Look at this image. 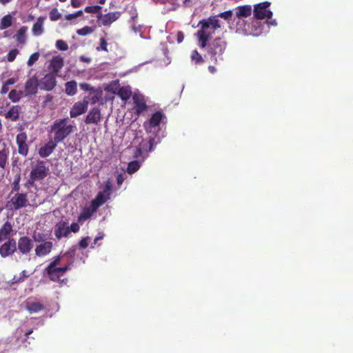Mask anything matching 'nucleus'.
I'll return each mask as SVG.
<instances>
[{
    "label": "nucleus",
    "mask_w": 353,
    "mask_h": 353,
    "mask_svg": "<svg viewBox=\"0 0 353 353\" xmlns=\"http://www.w3.org/2000/svg\"><path fill=\"white\" fill-rule=\"evenodd\" d=\"M98 51L103 50L105 52H108V43L104 38L100 39V46L97 48Z\"/></svg>",
    "instance_id": "obj_49"
},
{
    "label": "nucleus",
    "mask_w": 353,
    "mask_h": 353,
    "mask_svg": "<svg viewBox=\"0 0 353 353\" xmlns=\"http://www.w3.org/2000/svg\"><path fill=\"white\" fill-rule=\"evenodd\" d=\"M69 230H70V233L71 232H74V233H76V232H78L80 230V227L79 225V224L77 223H72L70 226H69Z\"/></svg>",
    "instance_id": "obj_53"
},
{
    "label": "nucleus",
    "mask_w": 353,
    "mask_h": 353,
    "mask_svg": "<svg viewBox=\"0 0 353 353\" xmlns=\"http://www.w3.org/2000/svg\"><path fill=\"white\" fill-rule=\"evenodd\" d=\"M61 261V256H57L53 259V261L50 263V264L46 267L45 271L46 274H51L52 270H55L57 268V265L59 264Z\"/></svg>",
    "instance_id": "obj_33"
},
{
    "label": "nucleus",
    "mask_w": 353,
    "mask_h": 353,
    "mask_svg": "<svg viewBox=\"0 0 353 353\" xmlns=\"http://www.w3.org/2000/svg\"><path fill=\"white\" fill-rule=\"evenodd\" d=\"M232 15L233 12L232 10H227L219 13L218 17L224 19L225 20H230L232 17Z\"/></svg>",
    "instance_id": "obj_48"
},
{
    "label": "nucleus",
    "mask_w": 353,
    "mask_h": 353,
    "mask_svg": "<svg viewBox=\"0 0 353 353\" xmlns=\"http://www.w3.org/2000/svg\"><path fill=\"white\" fill-rule=\"evenodd\" d=\"M270 6V2L263 1L254 6V17L256 19L261 20L264 19H271L272 12L267 8Z\"/></svg>",
    "instance_id": "obj_5"
},
{
    "label": "nucleus",
    "mask_w": 353,
    "mask_h": 353,
    "mask_svg": "<svg viewBox=\"0 0 353 353\" xmlns=\"http://www.w3.org/2000/svg\"><path fill=\"white\" fill-rule=\"evenodd\" d=\"M36 181L37 180L35 179H34L32 176H31L30 175L29 179L24 183V186L26 188H32V187H35L36 186V184H35V181Z\"/></svg>",
    "instance_id": "obj_52"
},
{
    "label": "nucleus",
    "mask_w": 353,
    "mask_h": 353,
    "mask_svg": "<svg viewBox=\"0 0 353 353\" xmlns=\"http://www.w3.org/2000/svg\"><path fill=\"white\" fill-rule=\"evenodd\" d=\"M226 41L221 37H216L211 42H206V46L203 48H205L210 59L214 63H216L219 60H223V54L227 48Z\"/></svg>",
    "instance_id": "obj_2"
},
{
    "label": "nucleus",
    "mask_w": 353,
    "mask_h": 353,
    "mask_svg": "<svg viewBox=\"0 0 353 353\" xmlns=\"http://www.w3.org/2000/svg\"><path fill=\"white\" fill-rule=\"evenodd\" d=\"M94 31L93 28L90 26H85L81 29L77 30V33L80 36H85L92 33Z\"/></svg>",
    "instance_id": "obj_41"
},
{
    "label": "nucleus",
    "mask_w": 353,
    "mask_h": 353,
    "mask_svg": "<svg viewBox=\"0 0 353 353\" xmlns=\"http://www.w3.org/2000/svg\"><path fill=\"white\" fill-rule=\"evenodd\" d=\"M53 243L52 241H45L36 246L34 250L35 255L43 257L50 254L52 250Z\"/></svg>",
    "instance_id": "obj_17"
},
{
    "label": "nucleus",
    "mask_w": 353,
    "mask_h": 353,
    "mask_svg": "<svg viewBox=\"0 0 353 353\" xmlns=\"http://www.w3.org/2000/svg\"><path fill=\"white\" fill-rule=\"evenodd\" d=\"M82 14H83V11L82 10H78V11L74 12V13L65 15V18L67 20H72V19H75L77 17L82 16Z\"/></svg>",
    "instance_id": "obj_51"
},
{
    "label": "nucleus",
    "mask_w": 353,
    "mask_h": 353,
    "mask_svg": "<svg viewBox=\"0 0 353 353\" xmlns=\"http://www.w3.org/2000/svg\"><path fill=\"white\" fill-rule=\"evenodd\" d=\"M39 56L40 54L38 52L32 54L27 61L28 66H32L34 64L38 61Z\"/></svg>",
    "instance_id": "obj_44"
},
{
    "label": "nucleus",
    "mask_w": 353,
    "mask_h": 353,
    "mask_svg": "<svg viewBox=\"0 0 353 353\" xmlns=\"http://www.w3.org/2000/svg\"><path fill=\"white\" fill-rule=\"evenodd\" d=\"M133 101L134 103L135 112L137 114H139L147 110L148 105L142 97L135 95L133 97Z\"/></svg>",
    "instance_id": "obj_24"
},
{
    "label": "nucleus",
    "mask_w": 353,
    "mask_h": 353,
    "mask_svg": "<svg viewBox=\"0 0 353 353\" xmlns=\"http://www.w3.org/2000/svg\"><path fill=\"white\" fill-rule=\"evenodd\" d=\"M80 88L84 91H92L93 88L90 86V84L87 83H83L80 84Z\"/></svg>",
    "instance_id": "obj_56"
},
{
    "label": "nucleus",
    "mask_w": 353,
    "mask_h": 353,
    "mask_svg": "<svg viewBox=\"0 0 353 353\" xmlns=\"http://www.w3.org/2000/svg\"><path fill=\"white\" fill-rule=\"evenodd\" d=\"M29 276V274L26 270H23L20 274L19 275V277L21 279V281H24V280Z\"/></svg>",
    "instance_id": "obj_59"
},
{
    "label": "nucleus",
    "mask_w": 353,
    "mask_h": 353,
    "mask_svg": "<svg viewBox=\"0 0 353 353\" xmlns=\"http://www.w3.org/2000/svg\"><path fill=\"white\" fill-rule=\"evenodd\" d=\"M0 245V255L3 258L12 256L17 251V242L15 239H8L3 241Z\"/></svg>",
    "instance_id": "obj_9"
},
{
    "label": "nucleus",
    "mask_w": 353,
    "mask_h": 353,
    "mask_svg": "<svg viewBox=\"0 0 353 353\" xmlns=\"http://www.w3.org/2000/svg\"><path fill=\"white\" fill-rule=\"evenodd\" d=\"M201 28L197 31L196 36L201 48L206 46L214 31L221 27L219 21L215 17H210L208 19H203L199 23Z\"/></svg>",
    "instance_id": "obj_1"
},
{
    "label": "nucleus",
    "mask_w": 353,
    "mask_h": 353,
    "mask_svg": "<svg viewBox=\"0 0 353 353\" xmlns=\"http://www.w3.org/2000/svg\"><path fill=\"white\" fill-rule=\"evenodd\" d=\"M20 181H21V175L19 174H17L14 176V181H12V192H19L20 190Z\"/></svg>",
    "instance_id": "obj_37"
},
{
    "label": "nucleus",
    "mask_w": 353,
    "mask_h": 353,
    "mask_svg": "<svg viewBox=\"0 0 353 353\" xmlns=\"http://www.w3.org/2000/svg\"><path fill=\"white\" fill-rule=\"evenodd\" d=\"M57 85V80L54 74H46L41 81V89L46 91L52 90Z\"/></svg>",
    "instance_id": "obj_13"
},
{
    "label": "nucleus",
    "mask_w": 353,
    "mask_h": 353,
    "mask_svg": "<svg viewBox=\"0 0 353 353\" xmlns=\"http://www.w3.org/2000/svg\"><path fill=\"white\" fill-rule=\"evenodd\" d=\"M63 65V59L59 55L54 56L50 61L49 70L52 74H57L60 72Z\"/></svg>",
    "instance_id": "obj_19"
},
{
    "label": "nucleus",
    "mask_w": 353,
    "mask_h": 353,
    "mask_svg": "<svg viewBox=\"0 0 353 353\" xmlns=\"http://www.w3.org/2000/svg\"><path fill=\"white\" fill-rule=\"evenodd\" d=\"M53 97L51 94H47L44 97V100L42 102L43 107L52 106L53 105Z\"/></svg>",
    "instance_id": "obj_45"
},
{
    "label": "nucleus",
    "mask_w": 353,
    "mask_h": 353,
    "mask_svg": "<svg viewBox=\"0 0 353 353\" xmlns=\"http://www.w3.org/2000/svg\"><path fill=\"white\" fill-rule=\"evenodd\" d=\"M119 82L118 80L113 81L110 83L105 88V90L108 92H112L113 94H117V90L119 88Z\"/></svg>",
    "instance_id": "obj_36"
},
{
    "label": "nucleus",
    "mask_w": 353,
    "mask_h": 353,
    "mask_svg": "<svg viewBox=\"0 0 353 353\" xmlns=\"http://www.w3.org/2000/svg\"><path fill=\"white\" fill-rule=\"evenodd\" d=\"M17 82V79L14 78H9L7 79L4 83H6L7 85L10 86L11 85L14 84Z\"/></svg>",
    "instance_id": "obj_62"
},
{
    "label": "nucleus",
    "mask_w": 353,
    "mask_h": 353,
    "mask_svg": "<svg viewBox=\"0 0 353 353\" xmlns=\"http://www.w3.org/2000/svg\"><path fill=\"white\" fill-rule=\"evenodd\" d=\"M101 119V110L98 107L92 108L85 119L86 124H96L97 125Z\"/></svg>",
    "instance_id": "obj_15"
},
{
    "label": "nucleus",
    "mask_w": 353,
    "mask_h": 353,
    "mask_svg": "<svg viewBox=\"0 0 353 353\" xmlns=\"http://www.w3.org/2000/svg\"><path fill=\"white\" fill-rule=\"evenodd\" d=\"M12 25V17L10 14L4 16L0 21V30H5Z\"/></svg>",
    "instance_id": "obj_32"
},
{
    "label": "nucleus",
    "mask_w": 353,
    "mask_h": 353,
    "mask_svg": "<svg viewBox=\"0 0 353 353\" xmlns=\"http://www.w3.org/2000/svg\"><path fill=\"white\" fill-rule=\"evenodd\" d=\"M17 245L19 252L25 255L29 254L33 248L32 240L27 236L20 237Z\"/></svg>",
    "instance_id": "obj_10"
},
{
    "label": "nucleus",
    "mask_w": 353,
    "mask_h": 353,
    "mask_svg": "<svg viewBox=\"0 0 353 353\" xmlns=\"http://www.w3.org/2000/svg\"><path fill=\"white\" fill-rule=\"evenodd\" d=\"M147 144L148 145V151H152L153 150L154 146L157 144L154 138H150Z\"/></svg>",
    "instance_id": "obj_55"
},
{
    "label": "nucleus",
    "mask_w": 353,
    "mask_h": 353,
    "mask_svg": "<svg viewBox=\"0 0 353 353\" xmlns=\"http://www.w3.org/2000/svg\"><path fill=\"white\" fill-rule=\"evenodd\" d=\"M13 225L10 221H6L0 228V243L6 240L14 239L12 238L14 233Z\"/></svg>",
    "instance_id": "obj_14"
},
{
    "label": "nucleus",
    "mask_w": 353,
    "mask_h": 353,
    "mask_svg": "<svg viewBox=\"0 0 353 353\" xmlns=\"http://www.w3.org/2000/svg\"><path fill=\"white\" fill-rule=\"evenodd\" d=\"M39 85L38 79L36 75L29 78L25 83V92L27 95L35 94Z\"/></svg>",
    "instance_id": "obj_18"
},
{
    "label": "nucleus",
    "mask_w": 353,
    "mask_h": 353,
    "mask_svg": "<svg viewBox=\"0 0 353 353\" xmlns=\"http://www.w3.org/2000/svg\"><path fill=\"white\" fill-rule=\"evenodd\" d=\"M24 306L26 310L31 314L39 312L46 308L43 303L30 299H27L24 302Z\"/></svg>",
    "instance_id": "obj_16"
},
{
    "label": "nucleus",
    "mask_w": 353,
    "mask_h": 353,
    "mask_svg": "<svg viewBox=\"0 0 353 353\" xmlns=\"http://www.w3.org/2000/svg\"><path fill=\"white\" fill-rule=\"evenodd\" d=\"M19 130L21 132L16 137L18 152L21 156L26 157L29 151V147L27 144L28 136L26 132H23V128L22 126H20Z\"/></svg>",
    "instance_id": "obj_7"
},
{
    "label": "nucleus",
    "mask_w": 353,
    "mask_h": 353,
    "mask_svg": "<svg viewBox=\"0 0 353 353\" xmlns=\"http://www.w3.org/2000/svg\"><path fill=\"white\" fill-rule=\"evenodd\" d=\"M101 8L100 6H87L85 8L84 11L87 13H97L98 15L99 13H101Z\"/></svg>",
    "instance_id": "obj_40"
},
{
    "label": "nucleus",
    "mask_w": 353,
    "mask_h": 353,
    "mask_svg": "<svg viewBox=\"0 0 353 353\" xmlns=\"http://www.w3.org/2000/svg\"><path fill=\"white\" fill-rule=\"evenodd\" d=\"M256 23L258 24V27H256L253 32L254 35H259L262 32V26L259 22L256 21Z\"/></svg>",
    "instance_id": "obj_58"
},
{
    "label": "nucleus",
    "mask_w": 353,
    "mask_h": 353,
    "mask_svg": "<svg viewBox=\"0 0 353 353\" xmlns=\"http://www.w3.org/2000/svg\"><path fill=\"white\" fill-rule=\"evenodd\" d=\"M109 199H110L109 195H108L107 194H105L103 192H99L97 194L96 197L93 200H92L90 203L94 206V208H95L97 210H98V208L101 205L104 204Z\"/></svg>",
    "instance_id": "obj_25"
},
{
    "label": "nucleus",
    "mask_w": 353,
    "mask_h": 353,
    "mask_svg": "<svg viewBox=\"0 0 353 353\" xmlns=\"http://www.w3.org/2000/svg\"><path fill=\"white\" fill-rule=\"evenodd\" d=\"M97 209L90 203L88 207H85L78 216V221L83 223L90 219L97 212Z\"/></svg>",
    "instance_id": "obj_23"
},
{
    "label": "nucleus",
    "mask_w": 353,
    "mask_h": 353,
    "mask_svg": "<svg viewBox=\"0 0 353 353\" xmlns=\"http://www.w3.org/2000/svg\"><path fill=\"white\" fill-rule=\"evenodd\" d=\"M27 26H21L13 36L18 45L24 46L27 42Z\"/></svg>",
    "instance_id": "obj_21"
},
{
    "label": "nucleus",
    "mask_w": 353,
    "mask_h": 353,
    "mask_svg": "<svg viewBox=\"0 0 353 353\" xmlns=\"http://www.w3.org/2000/svg\"><path fill=\"white\" fill-rule=\"evenodd\" d=\"M70 269V265L63 267L57 268L55 270L63 276Z\"/></svg>",
    "instance_id": "obj_54"
},
{
    "label": "nucleus",
    "mask_w": 353,
    "mask_h": 353,
    "mask_svg": "<svg viewBox=\"0 0 353 353\" xmlns=\"http://www.w3.org/2000/svg\"><path fill=\"white\" fill-rule=\"evenodd\" d=\"M89 243H90V237L89 236L83 237L79 242V246L81 249H85L89 245Z\"/></svg>",
    "instance_id": "obj_50"
},
{
    "label": "nucleus",
    "mask_w": 353,
    "mask_h": 353,
    "mask_svg": "<svg viewBox=\"0 0 353 353\" xmlns=\"http://www.w3.org/2000/svg\"><path fill=\"white\" fill-rule=\"evenodd\" d=\"M132 89L130 85L119 87L117 94L123 101H127L132 96Z\"/></svg>",
    "instance_id": "obj_26"
},
{
    "label": "nucleus",
    "mask_w": 353,
    "mask_h": 353,
    "mask_svg": "<svg viewBox=\"0 0 353 353\" xmlns=\"http://www.w3.org/2000/svg\"><path fill=\"white\" fill-rule=\"evenodd\" d=\"M51 274H47L50 278V279L52 281H58L60 278L62 276L61 274H59L55 270H52Z\"/></svg>",
    "instance_id": "obj_47"
},
{
    "label": "nucleus",
    "mask_w": 353,
    "mask_h": 353,
    "mask_svg": "<svg viewBox=\"0 0 353 353\" xmlns=\"http://www.w3.org/2000/svg\"><path fill=\"white\" fill-rule=\"evenodd\" d=\"M191 59L195 63H203L204 62L203 58L196 50L192 52Z\"/></svg>",
    "instance_id": "obj_39"
},
{
    "label": "nucleus",
    "mask_w": 353,
    "mask_h": 353,
    "mask_svg": "<svg viewBox=\"0 0 353 353\" xmlns=\"http://www.w3.org/2000/svg\"><path fill=\"white\" fill-rule=\"evenodd\" d=\"M124 181V177L122 174H119L117 177V183L119 185H121Z\"/></svg>",
    "instance_id": "obj_61"
},
{
    "label": "nucleus",
    "mask_w": 353,
    "mask_h": 353,
    "mask_svg": "<svg viewBox=\"0 0 353 353\" xmlns=\"http://www.w3.org/2000/svg\"><path fill=\"white\" fill-rule=\"evenodd\" d=\"M88 101L85 99L74 103L70 111V117L76 118L85 113L88 110Z\"/></svg>",
    "instance_id": "obj_12"
},
{
    "label": "nucleus",
    "mask_w": 353,
    "mask_h": 353,
    "mask_svg": "<svg viewBox=\"0 0 353 353\" xmlns=\"http://www.w3.org/2000/svg\"><path fill=\"white\" fill-rule=\"evenodd\" d=\"M57 143L53 140L49 141L47 143H46L43 146L41 147L39 150V155L41 158H46L50 156L53 151L55 150Z\"/></svg>",
    "instance_id": "obj_20"
},
{
    "label": "nucleus",
    "mask_w": 353,
    "mask_h": 353,
    "mask_svg": "<svg viewBox=\"0 0 353 353\" xmlns=\"http://www.w3.org/2000/svg\"><path fill=\"white\" fill-rule=\"evenodd\" d=\"M65 93L69 96H73L76 94L77 92V82L74 80L66 82L65 83Z\"/></svg>",
    "instance_id": "obj_30"
},
{
    "label": "nucleus",
    "mask_w": 353,
    "mask_h": 353,
    "mask_svg": "<svg viewBox=\"0 0 353 353\" xmlns=\"http://www.w3.org/2000/svg\"><path fill=\"white\" fill-rule=\"evenodd\" d=\"M120 16V12H109L105 14H103L101 12L97 16V19L99 26H110L113 22L117 21Z\"/></svg>",
    "instance_id": "obj_8"
},
{
    "label": "nucleus",
    "mask_w": 353,
    "mask_h": 353,
    "mask_svg": "<svg viewBox=\"0 0 353 353\" xmlns=\"http://www.w3.org/2000/svg\"><path fill=\"white\" fill-rule=\"evenodd\" d=\"M79 59L81 61L84 62V63H90L91 62V59L89 57H87L84 55H81L79 57Z\"/></svg>",
    "instance_id": "obj_64"
},
{
    "label": "nucleus",
    "mask_w": 353,
    "mask_h": 353,
    "mask_svg": "<svg viewBox=\"0 0 353 353\" xmlns=\"http://www.w3.org/2000/svg\"><path fill=\"white\" fill-rule=\"evenodd\" d=\"M32 237H33V239L34 240V241L37 243H42L45 241H46V234L42 232H37V233L34 232L33 234Z\"/></svg>",
    "instance_id": "obj_43"
},
{
    "label": "nucleus",
    "mask_w": 353,
    "mask_h": 353,
    "mask_svg": "<svg viewBox=\"0 0 353 353\" xmlns=\"http://www.w3.org/2000/svg\"><path fill=\"white\" fill-rule=\"evenodd\" d=\"M43 22L44 19L39 17L37 21L33 24L32 31L34 36H39L43 32Z\"/></svg>",
    "instance_id": "obj_29"
},
{
    "label": "nucleus",
    "mask_w": 353,
    "mask_h": 353,
    "mask_svg": "<svg viewBox=\"0 0 353 353\" xmlns=\"http://www.w3.org/2000/svg\"><path fill=\"white\" fill-rule=\"evenodd\" d=\"M163 118H165V114L161 112L157 111L154 112L149 120V125L150 128H155L159 125L160 123Z\"/></svg>",
    "instance_id": "obj_27"
},
{
    "label": "nucleus",
    "mask_w": 353,
    "mask_h": 353,
    "mask_svg": "<svg viewBox=\"0 0 353 353\" xmlns=\"http://www.w3.org/2000/svg\"><path fill=\"white\" fill-rule=\"evenodd\" d=\"M23 96V92L21 90H12L8 94L9 99L12 102L19 101L21 97Z\"/></svg>",
    "instance_id": "obj_34"
},
{
    "label": "nucleus",
    "mask_w": 353,
    "mask_h": 353,
    "mask_svg": "<svg viewBox=\"0 0 353 353\" xmlns=\"http://www.w3.org/2000/svg\"><path fill=\"white\" fill-rule=\"evenodd\" d=\"M19 54V50L17 48L11 49L6 55V59L8 62H13L17 56Z\"/></svg>",
    "instance_id": "obj_38"
},
{
    "label": "nucleus",
    "mask_w": 353,
    "mask_h": 353,
    "mask_svg": "<svg viewBox=\"0 0 353 353\" xmlns=\"http://www.w3.org/2000/svg\"><path fill=\"white\" fill-rule=\"evenodd\" d=\"M48 174V169L43 161H38L32 168L30 175L37 181L43 180Z\"/></svg>",
    "instance_id": "obj_6"
},
{
    "label": "nucleus",
    "mask_w": 353,
    "mask_h": 353,
    "mask_svg": "<svg viewBox=\"0 0 353 353\" xmlns=\"http://www.w3.org/2000/svg\"><path fill=\"white\" fill-rule=\"evenodd\" d=\"M49 17L51 21H54L59 20L61 17V14L57 8H53L50 12Z\"/></svg>",
    "instance_id": "obj_42"
},
{
    "label": "nucleus",
    "mask_w": 353,
    "mask_h": 353,
    "mask_svg": "<svg viewBox=\"0 0 353 353\" xmlns=\"http://www.w3.org/2000/svg\"><path fill=\"white\" fill-rule=\"evenodd\" d=\"M140 168V164L137 161H132L128 163L127 172L128 174H132L136 172Z\"/></svg>",
    "instance_id": "obj_35"
},
{
    "label": "nucleus",
    "mask_w": 353,
    "mask_h": 353,
    "mask_svg": "<svg viewBox=\"0 0 353 353\" xmlns=\"http://www.w3.org/2000/svg\"><path fill=\"white\" fill-rule=\"evenodd\" d=\"M56 47L57 49L62 51H65L68 49L67 43L61 39L57 40L56 41Z\"/></svg>",
    "instance_id": "obj_46"
},
{
    "label": "nucleus",
    "mask_w": 353,
    "mask_h": 353,
    "mask_svg": "<svg viewBox=\"0 0 353 353\" xmlns=\"http://www.w3.org/2000/svg\"><path fill=\"white\" fill-rule=\"evenodd\" d=\"M9 86L7 85L6 83H3L1 89V94H5L9 91Z\"/></svg>",
    "instance_id": "obj_60"
},
{
    "label": "nucleus",
    "mask_w": 353,
    "mask_h": 353,
    "mask_svg": "<svg viewBox=\"0 0 353 353\" xmlns=\"http://www.w3.org/2000/svg\"><path fill=\"white\" fill-rule=\"evenodd\" d=\"M111 189H112V185H111L110 182L108 181L105 185L103 191H102V192L110 196Z\"/></svg>",
    "instance_id": "obj_57"
},
{
    "label": "nucleus",
    "mask_w": 353,
    "mask_h": 353,
    "mask_svg": "<svg viewBox=\"0 0 353 353\" xmlns=\"http://www.w3.org/2000/svg\"><path fill=\"white\" fill-rule=\"evenodd\" d=\"M9 151L4 148L0 150V169L4 170L8 164Z\"/></svg>",
    "instance_id": "obj_31"
},
{
    "label": "nucleus",
    "mask_w": 353,
    "mask_h": 353,
    "mask_svg": "<svg viewBox=\"0 0 353 353\" xmlns=\"http://www.w3.org/2000/svg\"><path fill=\"white\" fill-rule=\"evenodd\" d=\"M69 119L63 118L56 120L50 127V132L54 133V139L57 144L62 142L74 130V126L68 125Z\"/></svg>",
    "instance_id": "obj_3"
},
{
    "label": "nucleus",
    "mask_w": 353,
    "mask_h": 353,
    "mask_svg": "<svg viewBox=\"0 0 353 353\" xmlns=\"http://www.w3.org/2000/svg\"><path fill=\"white\" fill-rule=\"evenodd\" d=\"M29 203L27 193L16 192L14 196L6 202L8 210L17 211L28 206Z\"/></svg>",
    "instance_id": "obj_4"
},
{
    "label": "nucleus",
    "mask_w": 353,
    "mask_h": 353,
    "mask_svg": "<svg viewBox=\"0 0 353 353\" xmlns=\"http://www.w3.org/2000/svg\"><path fill=\"white\" fill-rule=\"evenodd\" d=\"M252 14V7L250 5L241 6L237 8L236 15L238 18L248 17Z\"/></svg>",
    "instance_id": "obj_28"
},
{
    "label": "nucleus",
    "mask_w": 353,
    "mask_h": 353,
    "mask_svg": "<svg viewBox=\"0 0 353 353\" xmlns=\"http://www.w3.org/2000/svg\"><path fill=\"white\" fill-rule=\"evenodd\" d=\"M21 279H20L19 277V276H14V277L11 280V283L12 284H17V283H21Z\"/></svg>",
    "instance_id": "obj_63"
},
{
    "label": "nucleus",
    "mask_w": 353,
    "mask_h": 353,
    "mask_svg": "<svg viewBox=\"0 0 353 353\" xmlns=\"http://www.w3.org/2000/svg\"><path fill=\"white\" fill-rule=\"evenodd\" d=\"M21 110V108L19 105H12L10 107L8 111L4 114L6 119L12 121H17L19 119V114Z\"/></svg>",
    "instance_id": "obj_22"
},
{
    "label": "nucleus",
    "mask_w": 353,
    "mask_h": 353,
    "mask_svg": "<svg viewBox=\"0 0 353 353\" xmlns=\"http://www.w3.org/2000/svg\"><path fill=\"white\" fill-rule=\"evenodd\" d=\"M55 237L60 240L65 237L68 238L70 236V230L68 222L66 221H60L56 223L54 232Z\"/></svg>",
    "instance_id": "obj_11"
}]
</instances>
